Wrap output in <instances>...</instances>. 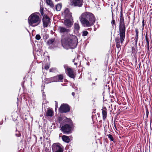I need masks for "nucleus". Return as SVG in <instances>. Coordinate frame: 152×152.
Masks as SVG:
<instances>
[{
	"instance_id": "nucleus-45",
	"label": "nucleus",
	"mask_w": 152,
	"mask_h": 152,
	"mask_svg": "<svg viewBox=\"0 0 152 152\" xmlns=\"http://www.w3.org/2000/svg\"><path fill=\"white\" fill-rule=\"evenodd\" d=\"M134 39L135 41V45H136V46H137V42L138 41V39Z\"/></svg>"
},
{
	"instance_id": "nucleus-51",
	"label": "nucleus",
	"mask_w": 152,
	"mask_h": 152,
	"mask_svg": "<svg viewBox=\"0 0 152 152\" xmlns=\"http://www.w3.org/2000/svg\"><path fill=\"white\" fill-rule=\"evenodd\" d=\"M43 137H44V138L45 139H46L47 140H49V139L48 138V137H46V138H45V136H44Z\"/></svg>"
},
{
	"instance_id": "nucleus-12",
	"label": "nucleus",
	"mask_w": 152,
	"mask_h": 152,
	"mask_svg": "<svg viewBox=\"0 0 152 152\" xmlns=\"http://www.w3.org/2000/svg\"><path fill=\"white\" fill-rule=\"evenodd\" d=\"M29 25L32 26H35L40 23L41 20H28Z\"/></svg>"
},
{
	"instance_id": "nucleus-30",
	"label": "nucleus",
	"mask_w": 152,
	"mask_h": 152,
	"mask_svg": "<svg viewBox=\"0 0 152 152\" xmlns=\"http://www.w3.org/2000/svg\"><path fill=\"white\" fill-rule=\"evenodd\" d=\"M88 33V32L87 31H83L82 32V36H87Z\"/></svg>"
},
{
	"instance_id": "nucleus-2",
	"label": "nucleus",
	"mask_w": 152,
	"mask_h": 152,
	"mask_svg": "<svg viewBox=\"0 0 152 152\" xmlns=\"http://www.w3.org/2000/svg\"><path fill=\"white\" fill-rule=\"evenodd\" d=\"M126 27L124 20H120L119 31L121 43L122 44L124 39Z\"/></svg>"
},
{
	"instance_id": "nucleus-63",
	"label": "nucleus",
	"mask_w": 152,
	"mask_h": 152,
	"mask_svg": "<svg viewBox=\"0 0 152 152\" xmlns=\"http://www.w3.org/2000/svg\"><path fill=\"white\" fill-rule=\"evenodd\" d=\"M96 28H95L94 29V31H95L96 30Z\"/></svg>"
},
{
	"instance_id": "nucleus-10",
	"label": "nucleus",
	"mask_w": 152,
	"mask_h": 152,
	"mask_svg": "<svg viewBox=\"0 0 152 152\" xmlns=\"http://www.w3.org/2000/svg\"><path fill=\"white\" fill-rule=\"evenodd\" d=\"M83 0H72V6L75 7H81L83 5Z\"/></svg>"
},
{
	"instance_id": "nucleus-14",
	"label": "nucleus",
	"mask_w": 152,
	"mask_h": 152,
	"mask_svg": "<svg viewBox=\"0 0 152 152\" xmlns=\"http://www.w3.org/2000/svg\"><path fill=\"white\" fill-rule=\"evenodd\" d=\"M64 24L67 28H70L73 25V20H64Z\"/></svg>"
},
{
	"instance_id": "nucleus-39",
	"label": "nucleus",
	"mask_w": 152,
	"mask_h": 152,
	"mask_svg": "<svg viewBox=\"0 0 152 152\" xmlns=\"http://www.w3.org/2000/svg\"><path fill=\"white\" fill-rule=\"evenodd\" d=\"M44 152H50L49 149L47 147L45 148Z\"/></svg>"
},
{
	"instance_id": "nucleus-52",
	"label": "nucleus",
	"mask_w": 152,
	"mask_h": 152,
	"mask_svg": "<svg viewBox=\"0 0 152 152\" xmlns=\"http://www.w3.org/2000/svg\"><path fill=\"white\" fill-rule=\"evenodd\" d=\"M75 93L73 92H72V95L73 96H74V95H75Z\"/></svg>"
},
{
	"instance_id": "nucleus-31",
	"label": "nucleus",
	"mask_w": 152,
	"mask_h": 152,
	"mask_svg": "<svg viewBox=\"0 0 152 152\" xmlns=\"http://www.w3.org/2000/svg\"><path fill=\"white\" fill-rule=\"evenodd\" d=\"M40 12L42 16H43L44 14V9L43 7H42L41 6L40 7Z\"/></svg>"
},
{
	"instance_id": "nucleus-34",
	"label": "nucleus",
	"mask_w": 152,
	"mask_h": 152,
	"mask_svg": "<svg viewBox=\"0 0 152 152\" xmlns=\"http://www.w3.org/2000/svg\"><path fill=\"white\" fill-rule=\"evenodd\" d=\"M56 70V68H52L49 69L50 72H55Z\"/></svg>"
},
{
	"instance_id": "nucleus-43",
	"label": "nucleus",
	"mask_w": 152,
	"mask_h": 152,
	"mask_svg": "<svg viewBox=\"0 0 152 152\" xmlns=\"http://www.w3.org/2000/svg\"><path fill=\"white\" fill-rule=\"evenodd\" d=\"M112 9V19H114V18L113 17L114 15H113V9H112V7H111Z\"/></svg>"
},
{
	"instance_id": "nucleus-27",
	"label": "nucleus",
	"mask_w": 152,
	"mask_h": 152,
	"mask_svg": "<svg viewBox=\"0 0 152 152\" xmlns=\"http://www.w3.org/2000/svg\"><path fill=\"white\" fill-rule=\"evenodd\" d=\"M15 136L17 137H19L21 136V133H20V132L17 131V130H16Z\"/></svg>"
},
{
	"instance_id": "nucleus-50",
	"label": "nucleus",
	"mask_w": 152,
	"mask_h": 152,
	"mask_svg": "<svg viewBox=\"0 0 152 152\" xmlns=\"http://www.w3.org/2000/svg\"><path fill=\"white\" fill-rule=\"evenodd\" d=\"M118 5H117V6L115 7V11L116 12H117V10H118Z\"/></svg>"
},
{
	"instance_id": "nucleus-9",
	"label": "nucleus",
	"mask_w": 152,
	"mask_h": 152,
	"mask_svg": "<svg viewBox=\"0 0 152 152\" xmlns=\"http://www.w3.org/2000/svg\"><path fill=\"white\" fill-rule=\"evenodd\" d=\"M57 31L62 35V37L63 35L65 33L69 32L70 31V30L64 27L59 26L57 29Z\"/></svg>"
},
{
	"instance_id": "nucleus-29",
	"label": "nucleus",
	"mask_w": 152,
	"mask_h": 152,
	"mask_svg": "<svg viewBox=\"0 0 152 152\" xmlns=\"http://www.w3.org/2000/svg\"><path fill=\"white\" fill-rule=\"evenodd\" d=\"M42 16L43 17L42 19H50V17L45 14H44Z\"/></svg>"
},
{
	"instance_id": "nucleus-22",
	"label": "nucleus",
	"mask_w": 152,
	"mask_h": 152,
	"mask_svg": "<svg viewBox=\"0 0 152 152\" xmlns=\"http://www.w3.org/2000/svg\"><path fill=\"white\" fill-rule=\"evenodd\" d=\"M62 5L61 3L58 4L56 6V10L57 11H59L60 10L62 7Z\"/></svg>"
},
{
	"instance_id": "nucleus-58",
	"label": "nucleus",
	"mask_w": 152,
	"mask_h": 152,
	"mask_svg": "<svg viewBox=\"0 0 152 152\" xmlns=\"http://www.w3.org/2000/svg\"><path fill=\"white\" fill-rule=\"evenodd\" d=\"M49 13H50V14L51 15V16H52V15H53V14H52L50 12Z\"/></svg>"
},
{
	"instance_id": "nucleus-28",
	"label": "nucleus",
	"mask_w": 152,
	"mask_h": 152,
	"mask_svg": "<svg viewBox=\"0 0 152 152\" xmlns=\"http://www.w3.org/2000/svg\"><path fill=\"white\" fill-rule=\"evenodd\" d=\"M136 35L135 39H138V31L137 28H135Z\"/></svg>"
},
{
	"instance_id": "nucleus-62",
	"label": "nucleus",
	"mask_w": 152,
	"mask_h": 152,
	"mask_svg": "<svg viewBox=\"0 0 152 152\" xmlns=\"http://www.w3.org/2000/svg\"><path fill=\"white\" fill-rule=\"evenodd\" d=\"M89 80H91V78H89Z\"/></svg>"
},
{
	"instance_id": "nucleus-26",
	"label": "nucleus",
	"mask_w": 152,
	"mask_h": 152,
	"mask_svg": "<svg viewBox=\"0 0 152 152\" xmlns=\"http://www.w3.org/2000/svg\"><path fill=\"white\" fill-rule=\"evenodd\" d=\"M64 67L65 70L66 72V71L71 68L68 66V65L67 64H64Z\"/></svg>"
},
{
	"instance_id": "nucleus-15",
	"label": "nucleus",
	"mask_w": 152,
	"mask_h": 152,
	"mask_svg": "<svg viewBox=\"0 0 152 152\" xmlns=\"http://www.w3.org/2000/svg\"><path fill=\"white\" fill-rule=\"evenodd\" d=\"M128 17L129 19H130V17L129 16H128L127 14L125 12H123V10L122 7L121 6V11H120V19H124V18L127 19V18L125 17Z\"/></svg>"
},
{
	"instance_id": "nucleus-41",
	"label": "nucleus",
	"mask_w": 152,
	"mask_h": 152,
	"mask_svg": "<svg viewBox=\"0 0 152 152\" xmlns=\"http://www.w3.org/2000/svg\"><path fill=\"white\" fill-rule=\"evenodd\" d=\"M111 23L112 26H113V25H115V20H112Z\"/></svg>"
},
{
	"instance_id": "nucleus-4",
	"label": "nucleus",
	"mask_w": 152,
	"mask_h": 152,
	"mask_svg": "<svg viewBox=\"0 0 152 152\" xmlns=\"http://www.w3.org/2000/svg\"><path fill=\"white\" fill-rule=\"evenodd\" d=\"M79 19H96L94 15L92 13L86 12L82 13Z\"/></svg>"
},
{
	"instance_id": "nucleus-17",
	"label": "nucleus",
	"mask_w": 152,
	"mask_h": 152,
	"mask_svg": "<svg viewBox=\"0 0 152 152\" xmlns=\"http://www.w3.org/2000/svg\"><path fill=\"white\" fill-rule=\"evenodd\" d=\"M102 110V111L103 119L104 120L107 117V109L105 107H103Z\"/></svg>"
},
{
	"instance_id": "nucleus-46",
	"label": "nucleus",
	"mask_w": 152,
	"mask_h": 152,
	"mask_svg": "<svg viewBox=\"0 0 152 152\" xmlns=\"http://www.w3.org/2000/svg\"><path fill=\"white\" fill-rule=\"evenodd\" d=\"M44 93L43 92V95H42V96H43V99H45V95L44 94Z\"/></svg>"
},
{
	"instance_id": "nucleus-40",
	"label": "nucleus",
	"mask_w": 152,
	"mask_h": 152,
	"mask_svg": "<svg viewBox=\"0 0 152 152\" xmlns=\"http://www.w3.org/2000/svg\"><path fill=\"white\" fill-rule=\"evenodd\" d=\"M145 39L146 42H149L148 37V36L147 34H146L145 35Z\"/></svg>"
},
{
	"instance_id": "nucleus-57",
	"label": "nucleus",
	"mask_w": 152,
	"mask_h": 152,
	"mask_svg": "<svg viewBox=\"0 0 152 152\" xmlns=\"http://www.w3.org/2000/svg\"><path fill=\"white\" fill-rule=\"evenodd\" d=\"M42 137H39V139H40V140H42Z\"/></svg>"
},
{
	"instance_id": "nucleus-61",
	"label": "nucleus",
	"mask_w": 152,
	"mask_h": 152,
	"mask_svg": "<svg viewBox=\"0 0 152 152\" xmlns=\"http://www.w3.org/2000/svg\"><path fill=\"white\" fill-rule=\"evenodd\" d=\"M95 83H92V84H93V85H95Z\"/></svg>"
},
{
	"instance_id": "nucleus-20",
	"label": "nucleus",
	"mask_w": 152,
	"mask_h": 152,
	"mask_svg": "<svg viewBox=\"0 0 152 152\" xmlns=\"http://www.w3.org/2000/svg\"><path fill=\"white\" fill-rule=\"evenodd\" d=\"M53 111L51 109H48L47 110L46 113L47 116L52 117L53 115Z\"/></svg>"
},
{
	"instance_id": "nucleus-25",
	"label": "nucleus",
	"mask_w": 152,
	"mask_h": 152,
	"mask_svg": "<svg viewBox=\"0 0 152 152\" xmlns=\"http://www.w3.org/2000/svg\"><path fill=\"white\" fill-rule=\"evenodd\" d=\"M55 41L54 39H50L47 42V44L48 45H50L52 44Z\"/></svg>"
},
{
	"instance_id": "nucleus-16",
	"label": "nucleus",
	"mask_w": 152,
	"mask_h": 152,
	"mask_svg": "<svg viewBox=\"0 0 152 152\" xmlns=\"http://www.w3.org/2000/svg\"><path fill=\"white\" fill-rule=\"evenodd\" d=\"M67 75L72 78H74L75 75L74 74V71L72 68H71L66 72Z\"/></svg>"
},
{
	"instance_id": "nucleus-1",
	"label": "nucleus",
	"mask_w": 152,
	"mask_h": 152,
	"mask_svg": "<svg viewBox=\"0 0 152 152\" xmlns=\"http://www.w3.org/2000/svg\"><path fill=\"white\" fill-rule=\"evenodd\" d=\"M62 45L64 47H68L69 48L73 49L76 48L78 44V40L77 37L75 35H71L67 38L63 39L61 40Z\"/></svg>"
},
{
	"instance_id": "nucleus-33",
	"label": "nucleus",
	"mask_w": 152,
	"mask_h": 152,
	"mask_svg": "<svg viewBox=\"0 0 152 152\" xmlns=\"http://www.w3.org/2000/svg\"><path fill=\"white\" fill-rule=\"evenodd\" d=\"M58 121H59V123L60 124H61V125H62L61 122H62V121L64 119V118L63 117H59L58 118Z\"/></svg>"
},
{
	"instance_id": "nucleus-42",
	"label": "nucleus",
	"mask_w": 152,
	"mask_h": 152,
	"mask_svg": "<svg viewBox=\"0 0 152 152\" xmlns=\"http://www.w3.org/2000/svg\"><path fill=\"white\" fill-rule=\"evenodd\" d=\"M49 66L48 65H46L45 67V69L46 70H48L49 69Z\"/></svg>"
},
{
	"instance_id": "nucleus-37",
	"label": "nucleus",
	"mask_w": 152,
	"mask_h": 152,
	"mask_svg": "<svg viewBox=\"0 0 152 152\" xmlns=\"http://www.w3.org/2000/svg\"><path fill=\"white\" fill-rule=\"evenodd\" d=\"M115 42H116V43H120V38L119 37L116 38L115 39Z\"/></svg>"
},
{
	"instance_id": "nucleus-7",
	"label": "nucleus",
	"mask_w": 152,
	"mask_h": 152,
	"mask_svg": "<svg viewBox=\"0 0 152 152\" xmlns=\"http://www.w3.org/2000/svg\"><path fill=\"white\" fill-rule=\"evenodd\" d=\"M59 110L61 113H66L70 111V108L68 104L64 103L61 104Z\"/></svg>"
},
{
	"instance_id": "nucleus-48",
	"label": "nucleus",
	"mask_w": 152,
	"mask_h": 152,
	"mask_svg": "<svg viewBox=\"0 0 152 152\" xmlns=\"http://www.w3.org/2000/svg\"><path fill=\"white\" fill-rule=\"evenodd\" d=\"M146 44L147 45V47H149V42H147Z\"/></svg>"
},
{
	"instance_id": "nucleus-8",
	"label": "nucleus",
	"mask_w": 152,
	"mask_h": 152,
	"mask_svg": "<svg viewBox=\"0 0 152 152\" xmlns=\"http://www.w3.org/2000/svg\"><path fill=\"white\" fill-rule=\"evenodd\" d=\"M52 147L53 152H63V149L58 143H54Z\"/></svg>"
},
{
	"instance_id": "nucleus-21",
	"label": "nucleus",
	"mask_w": 152,
	"mask_h": 152,
	"mask_svg": "<svg viewBox=\"0 0 152 152\" xmlns=\"http://www.w3.org/2000/svg\"><path fill=\"white\" fill-rule=\"evenodd\" d=\"M46 2L47 5L50 6V7L53 8L54 7V5L51 0H46Z\"/></svg>"
},
{
	"instance_id": "nucleus-60",
	"label": "nucleus",
	"mask_w": 152,
	"mask_h": 152,
	"mask_svg": "<svg viewBox=\"0 0 152 152\" xmlns=\"http://www.w3.org/2000/svg\"><path fill=\"white\" fill-rule=\"evenodd\" d=\"M149 47H147V49H148V50H149Z\"/></svg>"
},
{
	"instance_id": "nucleus-55",
	"label": "nucleus",
	"mask_w": 152,
	"mask_h": 152,
	"mask_svg": "<svg viewBox=\"0 0 152 152\" xmlns=\"http://www.w3.org/2000/svg\"><path fill=\"white\" fill-rule=\"evenodd\" d=\"M55 102H56V104H55V105L56 106H57V104H58V103H57V102L56 101H55Z\"/></svg>"
},
{
	"instance_id": "nucleus-56",
	"label": "nucleus",
	"mask_w": 152,
	"mask_h": 152,
	"mask_svg": "<svg viewBox=\"0 0 152 152\" xmlns=\"http://www.w3.org/2000/svg\"><path fill=\"white\" fill-rule=\"evenodd\" d=\"M74 64L75 65L77 66V63H75Z\"/></svg>"
},
{
	"instance_id": "nucleus-44",
	"label": "nucleus",
	"mask_w": 152,
	"mask_h": 152,
	"mask_svg": "<svg viewBox=\"0 0 152 152\" xmlns=\"http://www.w3.org/2000/svg\"><path fill=\"white\" fill-rule=\"evenodd\" d=\"M142 26L143 27V28L144 27L145 24H144V20H143L142 22Z\"/></svg>"
},
{
	"instance_id": "nucleus-23",
	"label": "nucleus",
	"mask_w": 152,
	"mask_h": 152,
	"mask_svg": "<svg viewBox=\"0 0 152 152\" xmlns=\"http://www.w3.org/2000/svg\"><path fill=\"white\" fill-rule=\"evenodd\" d=\"M132 53L133 54L135 55L137 53V46H136L135 47H132Z\"/></svg>"
},
{
	"instance_id": "nucleus-11",
	"label": "nucleus",
	"mask_w": 152,
	"mask_h": 152,
	"mask_svg": "<svg viewBox=\"0 0 152 152\" xmlns=\"http://www.w3.org/2000/svg\"><path fill=\"white\" fill-rule=\"evenodd\" d=\"M64 19H72V13L69 11V9L66 8L64 11Z\"/></svg>"
},
{
	"instance_id": "nucleus-18",
	"label": "nucleus",
	"mask_w": 152,
	"mask_h": 152,
	"mask_svg": "<svg viewBox=\"0 0 152 152\" xmlns=\"http://www.w3.org/2000/svg\"><path fill=\"white\" fill-rule=\"evenodd\" d=\"M50 20H42L43 26L44 28L47 27L49 23H50Z\"/></svg>"
},
{
	"instance_id": "nucleus-6",
	"label": "nucleus",
	"mask_w": 152,
	"mask_h": 152,
	"mask_svg": "<svg viewBox=\"0 0 152 152\" xmlns=\"http://www.w3.org/2000/svg\"><path fill=\"white\" fill-rule=\"evenodd\" d=\"M61 129L64 133L66 134H69L72 132V127L69 124H66L62 126L60 124Z\"/></svg>"
},
{
	"instance_id": "nucleus-32",
	"label": "nucleus",
	"mask_w": 152,
	"mask_h": 152,
	"mask_svg": "<svg viewBox=\"0 0 152 152\" xmlns=\"http://www.w3.org/2000/svg\"><path fill=\"white\" fill-rule=\"evenodd\" d=\"M108 138H109V139H110V140L111 141H114V138L112 135H111L110 134H109L108 135Z\"/></svg>"
},
{
	"instance_id": "nucleus-53",
	"label": "nucleus",
	"mask_w": 152,
	"mask_h": 152,
	"mask_svg": "<svg viewBox=\"0 0 152 152\" xmlns=\"http://www.w3.org/2000/svg\"><path fill=\"white\" fill-rule=\"evenodd\" d=\"M74 88L76 90H77L78 89V88H77V87H75Z\"/></svg>"
},
{
	"instance_id": "nucleus-24",
	"label": "nucleus",
	"mask_w": 152,
	"mask_h": 152,
	"mask_svg": "<svg viewBox=\"0 0 152 152\" xmlns=\"http://www.w3.org/2000/svg\"><path fill=\"white\" fill-rule=\"evenodd\" d=\"M74 29L76 31H78L80 29V26L77 23H75L74 24Z\"/></svg>"
},
{
	"instance_id": "nucleus-3",
	"label": "nucleus",
	"mask_w": 152,
	"mask_h": 152,
	"mask_svg": "<svg viewBox=\"0 0 152 152\" xmlns=\"http://www.w3.org/2000/svg\"><path fill=\"white\" fill-rule=\"evenodd\" d=\"M63 75L60 74L50 78H46L45 83L46 84H48L51 82H63Z\"/></svg>"
},
{
	"instance_id": "nucleus-35",
	"label": "nucleus",
	"mask_w": 152,
	"mask_h": 152,
	"mask_svg": "<svg viewBox=\"0 0 152 152\" xmlns=\"http://www.w3.org/2000/svg\"><path fill=\"white\" fill-rule=\"evenodd\" d=\"M41 38V37L39 34L36 35L35 37V38L37 40H39Z\"/></svg>"
},
{
	"instance_id": "nucleus-36",
	"label": "nucleus",
	"mask_w": 152,
	"mask_h": 152,
	"mask_svg": "<svg viewBox=\"0 0 152 152\" xmlns=\"http://www.w3.org/2000/svg\"><path fill=\"white\" fill-rule=\"evenodd\" d=\"M116 47L118 49V50H119H119H121V45H120V43H116Z\"/></svg>"
},
{
	"instance_id": "nucleus-49",
	"label": "nucleus",
	"mask_w": 152,
	"mask_h": 152,
	"mask_svg": "<svg viewBox=\"0 0 152 152\" xmlns=\"http://www.w3.org/2000/svg\"><path fill=\"white\" fill-rule=\"evenodd\" d=\"M25 82V81H24L23 82L21 83V85L22 86V87L23 88L24 87V83Z\"/></svg>"
},
{
	"instance_id": "nucleus-5",
	"label": "nucleus",
	"mask_w": 152,
	"mask_h": 152,
	"mask_svg": "<svg viewBox=\"0 0 152 152\" xmlns=\"http://www.w3.org/2000/svg\"><path fill=\"white\" fill-rule=\"evenodd\" d=\"M80 20L82 26L85 27H88L94 25L95 20Z\"/></svg>"
},
{
	"instance_id": "nucleus-59",
	"label": "nucleus",
	"mask_w": 152,
	"mask_h": 152,
	"mask_svg": "<svg viewBox=\"0 0 152 152\" xmlns=\"http://www.w3.org/2000/svg\"><path fill=\"white\" fill-rule=\"evenodd\" d=\"M47 142L49 143V146H50V142L49 141H48Z\"/></svg>"
},
{
	"instance_id": "nucleus-13",
	"label": "nucleus",
	"mask_w": 152,
	"mask_h": 152,
	"mask_svg": "<svg viewBox=\"0 0 152 152\" xmlns=\"http://www.w3.org/2000/svg\"><path fill=\"white\" fill-rule=\"evenodd\" d=\"M40 14L39 12H35L31 14L28 19H40Z\"/></svg>"
},
{
	"instance_id": "nucleus-19",
	"label": "nucleus",
	"mask_w": 152,
	"mask_h": 152,
	"mask_svg": "<svg viewBox=\"0 0 152 152\" xmlns=\"http://www.w3.org/2000/svg\"><path fill=\"white\" fill-rule=\"evenodd\" d=\"M62 140L65 142L68 143L70 141V138L67 136L64 135L62 137Z\"/></svg>"
},
{
	"instance_id": "nucleus-47",
	"label": "nucleus",
	"mask_w": 152,
	"mask_h": 152,
	"mask_svg": "<svg viewBox=\"0 0 152 152\" xmlns=\"http://www.w3.org/2000/svg\"><path fill=\"white\" fill-rule=\"evenodd\" d=\"M33 136L35 139V140L36 142L37 141V137L36 136L34 135H33Z\"/></svg>"
},
{
	"instance_id": "nucleus-64",
	"label": "nucleus",
	"mask_w": 152,
	"mask_h": 152,
	"mask_svg": "<svg viewBox=\"0 0 152 152\" xmlns=\"http://www.w3.org/2000/svg\"><path fill=\"white\" fill-rule=\"evenodd\" d=\"M145 122H147V119H146V120H145Z\"/></svg>"
},
{
	"instance_id": "nucleus-38",
	"label": "nucleus",
	"mask_w": 152,
	"mask_h": 152,
	"mask_svg": "<svg viewBox=\"0 0 152 152\" xmlns=\"http://www.w3.org/2000/svg\"><path fill=\"white\" fill-rule=\"evenodd\" d=\"M148 114H149L148 110L147 108H146V117L147 118H148Z\"/></svg>"
},
{
	"instance_id": "nucleus-54",
	"label": "nucleus",
	"mask_w": 152,
	"mask_h": 152,
	"mask_svg": "<svg viewBox=\"0 0 152 152\" xmlns=\"http://www.w3.org/2000/svg\"><path fill=\"white\" fill-rule=\"evenodd\" d=\"M3 122V120H2L0 122V124L2 125Z\"/></svg>"
}]
</instances>
